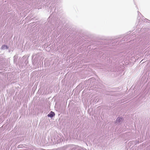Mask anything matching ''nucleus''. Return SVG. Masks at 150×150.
<instances>
[{
	"label": "nucleus",
	"instance_id": "obj_1",
	"mask_svg": "<svg viewBox=\"0 0 150 150\" xmlns=\"http://www.w3.org/2000/svg\"><path fill=\"white\" fill-rule=\"evenodd\" d=\"M55 115V114L52 111H51L47 115V116L48 117H52Z\"/></svg>",
	"mask_w": 150,
	"mask_h": 150
},
{
	"label": "nucleus",
	"instance_id": "obj_2",
	"mask_svg": "<svg viewBox=\"0 0 150 150\" xmlns=\"http://www.w3.org/2000/svg\"><path fill=\"white\" fill-rule=\"evenodd\" d=\"M8 48L7 46L3 45L1 47V49H7Z\"/></svg>",
	"mask_w": 150,
	"mask_h": 150
},
{
	"label": "nucleus",
	"instance_id": "obj_3",
	"mask_svg": "<svg viewBox=\"0 0 150 150\" xmlns=\"http://www.w3.org/2000/svg\"><path fill=\"white\" fill-rule=\"evenodd\" d=\"M122 120V118H117V122L118 123V121H119L120 122V121H121Z\"/></svg>",
	"mask_w": 150,
	"mask_h": 150
}]
</instances>
